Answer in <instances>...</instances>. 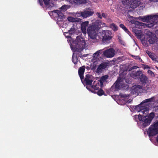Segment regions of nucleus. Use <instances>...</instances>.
<instances>
[{
  "label": "nucleus",
  "mask_w": 158,
  "mask_h": 158,
  "mask_svg": "<svg viewBox=\"0 0 158 158\" xmlns=\"http://www.w3.org/2000/svg\"><path fill=\"white\" fill-rule=\"evenodd\" d=\"M142 89L141 86L140 85H136L133 87L130 94L120 93L119 95H114V97L113 98H126L129 97V96H133V97H135L139 94V93L142 92Z\"/></svg>",
  "instance_id": "nucleus-1"
},
{
  "label": "nucleus",
  "mask_w": 158,
  "mask_h": 158,
  "mask_svg": "<svg viewBox=\"0 0 158 158\" xmlns=\"http://www.w3.org/2000/svg\"><path fill=\"white\" fill-rule=\"evenodd\" d=\"M142 20L146 22L145 24L147 27H151L157 23L158 14L155 15L144 17L142 19Z\"/></svg>",
  "instance_id": "nucleus-2"
},
{
  "label": "nucleus",
  "mask_w": 158,
  "mask_h": 158,
  "mask_svg": "<svg viewBox=\"0 0 158 158\" xmlns=\"http://www.w3.org/2000/svg\"><path fill=\"white\" fill-rule=\"evenodd\" d=\"M154 116V113L152 112L148 115L146 116L139 114L138 115V118L139 120L142 122L143 126L145 128L150 124Z\"/></svg>",
  "instance_id": "nucleus-3"
},
{
  "label": "nucleus",
  "mask_w": 158,
  "mask_h": 158,
  "mask_svg": "<svg viewBox=\"0 0 158 158\" xmlns=\"http://www.w3.org/2000/svg\"><path fill=\"white\" fill-rule=\"evenodd\" d=\"M98 31L93 23L92 25H90L87 29L89 37L93 40H95L97 36Z\"/></svg>",
  "instance_id": "nucleus-4"
},
{
  "label": "nucleus",
  "mask_w": 158,
  "mask_h": 158,
  "mask_svg": "<svg viewBox=\"0 0 158 158\" xmlns=\"http://www.w3.org/2000/svg\"><path fill=\"white\" fill-rule=\"evenodd\" d=\"M85 43L83 39L81 37H77L74 42V46L78 51L82 50L85 47Z\"/></svg>",
  "instance_id": "nucleus-5"
},
{
  "label": "nucleus",
  "mask_w": 158,
  "mask_h": 158,
  "mask_svg": "<svg viewBox=\"0 0 158 158\" xmlns=\"http://www.w3.org/2000/svg\"><path fill=\"white\" fill-rule=\"evenodd\" d=\"M147 133L149 136H154L158 134V121L150 126Z\"/></svg>",
  "instance_id": "nucleus-6"
},
{
  "label": "nucleus",
  "mask_w": 158,
  "mask_h": 158,
  "mask_svg": "<svg viewBox=\"0 0 158 158\" xmlns=\"http://www.w3.org/2000/svg\"><path fill=\"white\" fill-rule=\"evenodd\" d=\"M152 99H145L140 104L138 105L135 106L134 109L137 111L138 112L142 111L143 112L145 111V109L146 106H148L147 103L148 102L153 101Z\"/></svg>",
  "instance_id": "nucleus-7"
},
{
  "label": "nucleus",
  "mask_w": 158,
  "mask_h": 158,
  "mask_svg": "<svg viewBox=\"0 0 158 158\" xmlns=\"http://www.w3.org/2000/svg\"><path fill=\"white\" fill-rule=\"evenodd\" d=\"M122 2L124 5L129 6L133 8H136L141 3L140 1L135 0H122Z\"/></svg>",
  "instance_id": "nucleus-8"
},
{
  "label": "nucleus",
  "mask_w": 158,
  "mask_h": 158,
  "mask_svg": "<svg viewBox=\"0 0 158 158\" xmlns=\"http://www.w3.org/2000/svg\"><path fill=\"white\" fill-rule=\"evenodd\" d=\"M128 87L127 85L123 83V81L121 79L119 78L118 79L116 82L111 87V89L114 88L115 90H117L124 87H126L127 88Z\"/></svg>",
  "instance_id": "nucleus-9"
},
{
  "label": "nucleus",
  "mask_w": 158,
  "mask_h": 158,
  "mask_svg": "<svg viewBox=\"0 0 158 158\" xmlns=\"http://www.w3.org/2000/svg\"><path fill=\"white\" fill-rule=\"evenodd\" d=\"M93 14V11L89 9H86L82 11L77 13L76 15L78 17L81 16L83 18H86L92 15Z\"/></svg>",
  "instance_id": "nucleus-10"
},
{
  "label": "nucleus",
  "mask_w": 158,
  "mask_h": 158,
  "mask_svg": "<svg viewBox=\"0 0 158 158\" xmlns=\"http://www.w3.org/2000/svg\"><path fill=\"white\" fill-rule=\"evenodd\" d=\"M102 41L105 42H107L112 38L111 33L108 30H103L102 32Z\"/></svg>",
  "instance_id": "nucleus-11"
},
{
  "label": "nucleus",
  "mask_w": 158,
  "mask_h": 158,
  "mask_svg": "<svg viewBox=\"0 0 158 158\" xmlns=\"http://www.w3.org/2000/svg\"><path fill=\"white\" fill-rule=\"evenodd\" d=\"M103 55L107 58H112L115 55V50L112 48L107 49L103 52Z\"/></svg>",
  "instance_id": "nucleus-12"
},
{
  "label": "nucleus",
  "mask_w": 158,
  "mask_h": 158,
  "mask_svg": "<svg viewBox=\"0 0 158 158\" xmlns=\"http://www.w3.org/2000/svg\"><path fill=\"white\" fill-rule=\"evenodd\" d=\"M93 81V77L92 76L89 74L86 75L84 81L87 85H91Z\"/></svg>",
  "instance_id": "nucleus-13"
},
{
  "label": "nucleus",
  "mask_w": 158,
  "mask_h": 158,
  "mask_svg": "<svg viewBox=\"0 0 158 158\" xmlns=\"http://www.w3.org/2000/svg\"><path fill=\"white\" fill-rule=\"evenodd\" d=\"M108 64L107 63L105 62L102 63L97 69V73L101 72L102 70L105 69L107 66Z\"/></svg>",
  "instance_id": "nucleus-14"
},
{
  "label": "nucleus",
  "mask_w": 158,
  "mask_h": 158,
  "mask_svg": "<svg viewBox=\"0 0 158 158\" xmlns=\"http://www.w3.org/2000/svg\"><path fill=\"white\" fill-rule=\"evenodd\" d=\"M142 74V72L141 71H138L136 72L132 73L131 76L134 78L139 79H140Z\"/></svg>",
  "instance_id": "nucleus-15"
},
{
  "label": "nucleus",
  "mask_w": 158,
  "mask_h": 158,
  "mask_svg": "<svg viewBox=\"0 0 158 158\" xmlns=\"http://www.w3.org/2000/svg\"><path fill=\"white\" fill-rule=\"evenodd\" d=\"M89 22L88 21L83 22L81 24V28L82 32L85 33H86V28L87 26L89 24Z\"/></svg>",
  "instance_id": "nucleus-16"
},
{
  "label": "nucleus",
  "mask_w": 158,
  "mask_h": 158,
  "mask_svg": "<svg viewBox=\"0 0 158 158\" xmlns=\"http://www.w3.org/2000/svg\"><path fill=\"white\" fill-rule=\"evenodd\" d=\"M109 76L107 75H105L102 77L99 80L100 85L101 87L103 86V83L106 81V80L108 79Z\"/></svg>",
  "instance_id": "nucleus-17"
},
{
  "label": "nucleus",
  "mask_w": 158,
  "mask_h": 158,
  "mask_svg": "<svg viewBox=\"0 0 158 158\" xmlns=\"http://www.w3.org/2000/svg\"><path fill=\"white\" fill-rule=\"evenodd\" d=\"M156 40V37L154 34H152L151 36L148 38V42L150 44H153L154 43Z\"/></svg>",
  "instance_id": "nucleus-18"
},
{
  "label": "nucleus",
  "mask_w": 158,
  "mask_h": 158,
  "mask_svg": "<svg viewBox=\"0 0 158 158\" xmlns=\"http://www.w3.org/2000/svg\"><path fill=\"white\" fill-rule=\"evenodd\" d=\"M85 70V66H82L78 70V74L81 80L83 79V74Z\"/></svg>",
  "instance_id": "nucleus-19"
},
{
  "label": "nucleus",
  "mask_w": 158,
  "mask_h": 158,
  "mask_svg": "<svg viewBox=\"0 0 158 158\" xmlns=\"http://www.w3.org/2000/svg\"><path fill=\"white\" fill-rule=\"evenodd\" d=\"M102 50H100L94 54L93 55V58L92 59V60L94 62H95V61L94 60L98 58L100 56V54L102 53Z\"/></svg>",
  "instance_id": "nucleus-20"
},
{
  "label": "nucleus",
  "mask_w": 158,
  "mask_h": 158,
  "mask_svg": "<svg viewBox=\"0 0 158 158\" xmlns=\"http://www.w3.org/2000/svg\"><path fill=\"white\" fill-rule=\"evenodd\" d=\"M68 20L73 23L79 22L81 21V19L78 18H74L71 16H69L67 18Z\"/></svg>",
  "instance_id": "nucleus-21"
},
{
  "label": "nucleus",
  "mask_w": 158,
  "mask_h": 158,
  "mask_svg": "<svg viewBox=\"0 0 158 158\" xmlns=\"http://www.w3.org/2000/svg\"><path fill=\"white\" fill-rule=\"evenodd\" d=\"M99 83H97L96 84L94 85L93 83V85L91 86V89L89 90L92 92L95 93L96 91H97L99 89Z\"/></svg>",
  "instance_id": "nucleus-22"
},
{
  "label": "nucleus",
  "mask_w": 158,
  "mask_h": 158,
  "mask_svg": "<svg viewBox=\"0 0 158 158\" xmlns=\"http://www.w3.org/2000/svg\"><path fill=\"white\" fill-rule=\"evenodd\" d=\"M127 99H114V100L119 105H123L126 103Z\"/></svg>",
  "instance_id": "nucleus-23"
},
{
  "label": "nucleus",
  "mask_w": 158,
  "mask_h": 158,
  "mask_svg": "<svg viewBox=\"0 0 158 158\" xmlns=\"http://www.w3.org/2000/svg\"><path fill=\"white\" fill-rule=\"evenodd\" d=\"M93 24L98 30L101 28V21L99 20H96Z\"/></svg>",
  "instance_id": "nucleus-24"
},
{
  "label": "nucleus",
  "mask_w": 158,
  "mask_h": 158,
  "mask_svg": "<svg viewBox=\"0 0 158 158\" xmlns=\"http://www.w3.org/2000/svg\"><path fill=\"white\" fill-rule=\"evenodd\" d=\"M140 79V81L143 83H146V81L148 80V78L144 74H142Z\"/></svg>",
  "instance_id": "nucleus-25"
},
{
  "label": "nucleus",
  "mask_w": 158,
  "mask_h": 158,
  "mask_svg": "<svg viewBox=\"0 0 158 158\" xmlns=\"http://www.w3.org/2000/svg\"><path fill=\"white\" fill-rule=\"evenodd\" d=\"M39 3L40 5L42 6L43 4V1L45 4L48 6L49 5L50 0H38Z\"/></svg>",
  "instance_id": "nucleus-26"
},
{
  "label": "nucleus",
  "mask_w": 158,
  "mask_h": 158,
  "mask_svg": "<svg viewBox=\"0 0 158 158\" xmlns=\"http://www.w3.org/2000/svg\"><path fill=\"white\" fill-rule=\"evenodd\" d=\"M72 61L75 64H77L78 61V58L77 56L73 53L72 56Z\"/></svg>",
  "instance_id": "nucleus-27"
},
{
  "label": "nucleus",
  "mask_w": 158,
  "mask_h": 158,
  "mask_svg": "<svg viewBox=\"0 0 158 158\" xmlns=\"http://www.w3.org/2000/svg\"><path fill=\"white\" fill-rule=\"evenodd\" d=\"M54 12L57 14L58 16L60 17V18H62L64 16V15L63 13L59 10H56L54 11Z\"/></svg>",
  "instance_id": "nucleus-28"
},
{
  "label": "nucleus",
  "mask_w": 158,
  "mask_h": 158,
  "mask_svg": "<svg viewBox=\"0 0 158 158\" xmlns=\"http://www.w3.org/2000/svg\"><path fill=\"white\" fill-rule=\"evenodd\" d=\"M110 27L114 31H117L118 29V27L114 23H112L110 25Z\"/></svg>",
  "instance_id": "nucleus-29"
},
{
  "label": "nucleus",
  "mask_w": 158,
  "mask_h": 158,
  "mask_svg": "<svg viewBox=\"0 0 158 158\" xmlns=\"http://www.w3.org/2000/svg\"><path fill=\"white\" fill-rule=\"evenodd\" d=\"M74 3L77 4H81L85 2V0H73Z\"/></svg>",
  "instance_id": "nucleus-30"
},
{
  "label": "nucleus",
  "mask_w": 158,
  "mask_h": 158,
  "mask_svg": "<svg viewBox=\"0 0 158 158\" xmlns=\"http://www.w3.org/2000/svg\"><path fill=\"white\" fill-rule=\"evenodd\" d=\"M95 93H97L99 96H101L104 94V92L102 90L100 89L97 91H96Z\"/></svg>",
  "instance_id": "nucleus-31"
},
{
  "label": "nucleus",
  "mask_w": 158,
  "mask_h": 158,
  "mask_svg": "<svg viewBox=\"0 0 158 158\" xmlns=\"http://www.w3.org/2000/svg\"><path fill=\"white\" fill-rule=\"evenodd\" d=\"M120 27L122 28L124 31H125L126 32L128 33L129 31L127 29V28L125 27V26L123 24H121L119 25Z\"/></svg>",
  "instance_id": "nucleus-32"
},
{
  "label": "nucleus",
  "mask_w": 158,
  "mask_h": 158,
  "mask_svg": "<svg viewBox=\"0 0 158 158\" xmlns=\"http://www.w3.org/2000/svg\"><path fill=\"white\" fill-rule=\"evenodd\" d=\"M68 8V6L66 5H64L60 8V9L63 11H64L66 10Z\"/></svg>",
  "instance_id": "nucleus-33"
},
{
  "label": "nucleus",
  "mask_w": 158,
  "mask_h": 158,
  "mask_svg": "<svg viewBox=\"0 0 158 158\" xmlns=\"http://www.w3.org/2000/svg\"><path fill=\"white\" fill-rule=\"evenodd\" d=\"M148 74L152 77H154L155 76L154 73L151 70H148Z\"/></svg>",
  "instance_id": "nucleus-34"
},
{
  "label": "nucleus",
  "mask_w": 158,
  "mask_h": 158,
  "mask_svg": "<svg viewBox=\"0 0 158 158\" xmlns=\"http://www.w3.org/2000/svg\"><path fill=\"white\" fill-rule=\"evenodd\" d=\"M148 55L151 59L153 60H156V59L155 57L152 53H149Z\"/></svg>",
  "instance_id": "nucleus-35"
},
{
  "label": "nucleus",
  "mask_w": 158,
  "mask_h": 158,
  "mask_svg": "<svg viewBox=\"0 0 158 158\" xmlns=\"http://www.w3.org/2000/svg\"><path fill=\"white\" fill-rule=\"evenodd\" d=\"M131 56L134 59L138 60H140L142 61V60L140 58L139 56H135L133 55H132Z\"/></svg>",
  "instance_id": "nucleus-36"
},
{
  "label": "nucleus",
  "mask_w": 158,
  "mask_h": 158,
  "mask_svg": "<svg viewBox=\"0 0 158 158\" xmlns=\"http://www.w3.org/2000/svg\"><path fill=\"white\" fill-rule=\"evenodd\" d=\"M70 32H71V33H74L75 31V29L74 27H73L71 29L69 30Z\"/></svg>",
  "instance_id": "nucleus-37"
},
{
  "label": "nucleus",
  "mask_w": 158,
  "mask_h": 158,
  "mask_svg": "<svg viewBox=\"0 0 158 158\" xmlns=\"http://www.w3.org/2000/svg\"><path fill=\"white\" fill-rule=\"evenodd\" d=\"M96 15L98 16V17L100 19H102V15H101L100 13L99 12H97L96 13Z\"/></svg>",
  "instance_id": "nucleus-38"
},
{
  "label": "nucleus",
  "mask_w": 158,
  "mask_h": 158,
  "mask_svg": "<svg viewBox=\"0 0 158 158\" xmlns=\"http://www.w3.org/2000/svg\"><path fill=\"white\" fill-rule=\"evenodd\" d=\"M106 26V24L105 23H102L101 21V28Z\"/></svg>",
  "instance_id": "nucleus-39"
},
{
  "label": "nucleus",
  "mask_w": 158,
  "mask_h": 158,
  "mask_svg": "<svg viewBox=\"0 0 158 158\" xmlns=\"http://www.w3.org/2000/svg\"><path fill=\"white\" fill-rule=\"evenodd\" d=\"M102 17H103L104 18H106L107 16V15L104 13H103L102 14Z\"/></svg>",
  "instance_id": "nucleus-40"
},
{
  "label": "nucleus",
  "mask_w": 158,
  "mask_h": 158,
  "mask_svg": "<svg viewBox=\"0 0 158 158\" xmlns=\"http://www.w3.org/2000/svg\"><path fill=\"white\" fill-rule=\"evenodd\" d=\"M127 99L126 100H127ZM132 101V99H128L127 101L126 100V103H129Z\"/></svg>",
  "instance_id": "nucleus-41"
},
{
  "label": "nucleus",
  "mask_w": 158,
  "mask_h": 158,
  "mask_svg": "<svg viewBox=\"0 0 158 158\" xmlns=\"http://www.w3.org/2000/svg\"><path fill=\"white\" fill-rule=\"evenodd\" d=\"M149 68H150V67L148 65H145L144 67V69H149Z\"/></svg>",
  "instance_id": "nucleus-42"
},
{
  "label": "nucleus",
  "mask_w": 158,
  "mask_h": 158,
  "mask_svg": "<svg viewBox=\"0 0 158 158\" xmlns=\"http://www.w3.org/2000/svg\"><path fill=\"white\" fill-rule=\"evenodd\" d=\"M151 2H158V0H149Z\"/></svg>",
  "instance_id": "nucleus-43"
},
{
  "label": "nucleus",
  "mask_w": 158,
  "mask_h": 158,
  "mask_svg": "<svg viewBox=\"0 0 158 158\" xmlns=\"http://www.w3.org/2000/svg\"><path fill=\"white\" fill-rule=\"evenodd\" d=\"M137 68V67L136 66H134L132 68V69H135V68Z\"/></svg>",
  "instance_id": "nucleus-44"
},
{
  "label": "nucleus",
  "mask_w": 158,
  "mask_h": 158,
  "mask_svg": "<svg viewBox=\"0 0 158 158\" xmlns=\"http://www.w3.org/2000/svg\"><path fill=\"white\" fill-rule=\"evenodd\" d=\"M156 141L158 143V135L156 137Z\"/></svg>",
  "instance_id": "nucleus-45"
},
{
  "label": "nucleus",
  "mask_w": 158,
  "mask_h": 158,
  "mask_svg": "<svg viewBox=\"0 0 158 158\" xmlns=\"http://www.w3.org/2000/svg\"><path fill=\"white\" fill-rule=\"evenodd\" d=\"M145 24L144 23H142L141 24V26H144V24Z\"/></svg>",
  "instance_id": "nucleus-46"
},
{
  "label": "nucleus",
  "mask_w": 158,
  "mask_h": 158,
  "mask_svg": "<svg viewBox=\"0 0 158 158\" xmlns=\"http://www.w3.org/2000/svg\"><path fill=\"white\" fill-rule=\"evenodd\" d=\"M148 54H149V53H150L148 51H147V52H146Z\"/></svg>",
  "instance_id": "nucleus-47"
},
{
  "label": "nucleus",
  "mask_w": 158,
  "mask_h": 158,
  "mask_svg": "<svg viewBox=\"0 0 158 158\" xmlns=\"http://www.w3.org/2000/svg\"><path fill=\"white\" fill-rule=\"evenodd\" d=\"M154 98H155L154 97H152V98H150V99H153Z\"/></svg>",
  "instance_id": "nucleus-48"
},
{
  "label": "nucleus",
  "mask_w": 158,
  "mask_h": 158,
  "mask_svg": "<svg viewBox=\"0 0 158 158\" xmlns=\"http://www.w3.org/2000/svg\"><path fill=\"white\" fill-rule=\"evenodd\" d=\"M156 68L158 70V68L157 67H156Z\"/></svg>",
  "instance_id": "nucleus-49"
},
{
  "label": "nucleus",
  "mask_w": 158,
  "mask_h": 158,
  "mask_svg": "<svg viewBox=\"0 0 158 158\" xmlns=\"http://www.w3.org/2000/svg\"><path fill=\"white\" fill-rule=\"evenodd\" d=\"M157 107L158 108L157 109H158V106H157Z\"/></svg>",
  "instance_id": "nucleus-50"
},
{
  "label": "nucleus",
  "mask_w": 158,
  "mask_h": 158,
  "mask_svg": "<svg viewBox=\"0 0 158 158\" xmlns=\"http://www.w3.org/2000/svg\"><path fill=\"white\" fill-rule=\"evenodd\" d=\"M149 33H150V34H152L150 32H149Z\"/></svg>",
  "instance_id": "nucleus-51"
},
{
  "label": "nucleus",
  "mask_w": 158,
  "mask_h": 158,
  "mask_svg": "<svg viewBox=\"0 0 158 158\" xmlns=\"http://www.w3.org/2000/svg\"><path fill=\"white\" fill-rule=\"evenodd\" d=\"M127 83H129V82H127Z\"/></svg>",
  "instance_id": "nucleus-52"
}]
</instances>
